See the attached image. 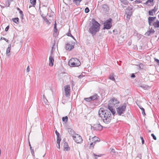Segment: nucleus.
Instances as JSON below:
<instances>
[{"mask_svg": "<svg viewBox=\"0 0 159 159\" xmlns=\"http://www.w3.org/2000/svg\"><path fill=\"white\" fill-rule=\"evenodd\" d=\"M92 25L89 28V32L93 35H95L99 31L100 25L94 19H92Z\"/></svg>", "mask_w": 159, "mask_h": 159, "instance_id": "nucleus-1", "label": "nucleus"}, {"mask_svg": "<svg viewBox=\"0 0 159 159\" xmlns=\"http://www.w3.org/2000/svg\"><path fill=\"white\" fill-rule=\"evenodd\" d=\"M119 102L115 98H112L108 102V109H115V105L119 104Z\"/></svg>", "mask_w": 159, "mask_h": 159, "instance_id": "nucleus-2", "label": "nucleus"}, {"mask_svg": "<svg viewBox=\"0 0 159 159\" xmlns=\"http://www.w3.org/2000/svg\"><path fill=\"white\" fill-rule=\"evenodd\" d=\"M69 65L70 66L75 67L80 65V62L77 58H73L70 59L68 62Z\"/></svg>", "mask_w": 159, "mask_h": 159, "instance_id": "nucleus-3", "label": "nucleus"}, {"mask_svg": "<svg viewBox=\"0 0 159 159\" xmlns=\"http://www.w3.org/2000/svg\"><path fill=\"white\" fill-rule=\"evenodd\" d=\"M98 115L102 119L104 117L111 116V112L108 110H101V111L100 110H99Z\"/></svg>", "mask_w": 159, "mask_h": 159, "instance_id": "nucleus-4", "label": "nucleus"}, {"mask_svg": "<svg viewBox=\"0 0 159 159\" xmlns=\"http://www.w3.org/2000/svg\"><path fill=\"white\" fill-rule=\"evenodd\" d=\"M111 19L110 18L107 20L104 23V26L103 29L108 30L110 29L111 26Z\"/></svg>", "mask_w": 159, "mask_h": 159, "instance_id": "nucleus-5", "label": "nucleus"}, {"mask_svg": "<svg viewBox=\"0 0 159 159\" xmlns=\"http://www.w3.org/2000/svg\"><path fill=\"white\" fill-rule=\"evenodd\" d=\"M103 126L101 125L99 123L95 124L93 126H91V129H92L96 131H101L102 130Z\"/></svg>", "mask_w": 159, "mask_h": 159, "instance_id": "nucleus-6", "label": "nucleus"}, {"mask_svg": "<svg viewBox=\"0 0 159 159\" xmlns=\"http://www.w3.org/2000/svg\"><path fill=\"white\" fill-rule=\"evenodd\" d=\"M73 139L75 142L77 143L82 142L83 139L81 136L77 134H75V136H72Z\"/></svg>", "mask_w": 159, "mask_h": 159, "instance_id": "nucleus-7", "label": "nucleus"}, {"mask_svg": "<svg viewBox=\"0 0 159 159\" xmlns=\"http://www.w3.org/2000/svg\"><path fill=\"white\" fill-rule=\"evenodd\" d=\"M61 144L63 145L64 150V151H69L70 150V148L66 141V139L65 138L62 140Z\"/></svg>", "mask_w": 159, "mask_h": 159, "instance_id": "nucleus-8", "label": "nucleus"}, {"mask_svg": "<svg viewBox=\"0 0 159 159\" xmlns=\"http://www.w3.org/2000/svg\"><path fill=\"white\" fill-rule=\"evenodd\" d=\"M75 43H69L66 44V50L71 51L74 48Z\"/></svg>", "mask_w": 159, "mask_h": 159, "instance_id": "nucleus-9", "label": "nucleus"}, {"mask_svg": "<svg viewBox=\"0 0 159 159\" xmlns=\"http://www.w3.org/2000/svg\"><path fill=\"white\" fill-rule=\"evenodd\" d=\"M65 95L66 97L70 96V87L69 85H67L65 86Z\"/></svg>", "mask_w": 159, "mask_h": 159, "instance_id": "nucleus-10", "label": "nucleus"}, {"mask_svg": "<svg viewBox=\"0 0 159 159\" xmlns=\"http://www.w3.org/2000/svg\"><path fill=\"white\" fill-rule=\"evenodd\" d=\"M111 119V116H109L103 117L102 120L105 124H108L110 122Z\"/></svg>", "mask_w": 159, "mask_h": 159, "instance_id": "nucleus-11", "label": "nucleus"}, {"mask_svg": "<svg viewBox=\"0 0 159 159\" xmlns=\"http://www.w3.org/2000/svg\"><path fill=\"white\" fill-rule=\"evenodd\" d=\"M129 106L127 103H124L119 107L116 108V109H125L126 108L129 109Z\"/></svg>", "mask_w": 159, "mask_h": 159, "instance_id": "nucleus-12", "label": "nucleus"}, {"mask_svg": "<svg viewBox=\"0 0 159 159\" xmlns=\"http://www.w3.org/2000/svg\"><path fill=\"white\" fill-rule=\"evenodd\" d=\"M52 50L51 51V52L50 54V56L49 57V66H52L53 65V63L54 62V60L53 57L52 56Z\"/></svg>", "mask_w": 159, "mask_h": 159, "instance_id": "nucleus-13", "label": "nucleus"}, {"mask_svg": "<svg viewBox=\"0 0 159 159\" xmlns=\"http://www.w3.org/2000/svg\"><path fill=\"white\" fill-rule=\"evenodd\" d=\"M155 32V30L151 28L146 33L145 35L147 36H149L151 34H154Z\"/></svg>", "mask_w": 159, "mask_h": 159, "instance_id": "nucleus-14", "label": "nucleus"}, {"mask_svg": "<svg viewBox=\"0 0 159 159\" xmlns=\"http://www.w3.org/2000/svg\"><path fill=\"white\" fill-rule=\"evenodd\" d=\"M92 140L91 142L93 143L94 144H96L97 142H99L100 141V139L98 137L94 136L92 138Z\"/></svg>", "mask_w": 159, "mask_h": 159, "instance_id": "nucleus-15", "label": "nucleus"}, {"mask_svg": "<svg viewBox=\"0 0 159 159\" xmlns=\"http://www.w3.org/2000/svg\"><path fill=\"white\" fill-rule=\"evenodd\" d=\"M117 112L116 115L120 116H123L124 115V113L125 110H116Z\"/></svg>", "mask_w": 159, "mask_h": 159, "instance_id": "nucleus-16", "label": "nucleus"}, {"mask_svg": "<svg viewBox=\"0 0 159 159\" xmlns=\"http://www.w3.org/2000/svg\"><path fill=\"white\" fill-rule=\"evenodd\" d=\"M154 28H159V20H157L155 21L154 22L152 25Z\"/></svg>", "mask_w": 159, "mask_h": 159, "instance_id": "nucleus-17", "label": "nucleus"}, {"mask_svg": "<svg viewBox=\"0 0 159 159\" xmlns=\"http://www.w3.org/2000/svg\"><path fill=\"white\" fill-rule=\"evenodd\" d=\"M102 9L104 12H107L109 10V7L107 4H103L102 6Z\"/></svg>", "mask_w": 159, "mask_h": 159, "instance_id": "nucleus-18", "label": "nucleus"}, {"mask_svg": "<svg viewBox=\"0 0 159 159\" xmlns=\"http://www.w3.org/2000/svg\"><path fill=\"white\" fill-rule=\"evenodd\" d=\"M11 44H9L8 45V47L7 48V49L6 54H7V56L8 57L10 55V51H11Z\"/></svg>", "mask_w": 159, "mask_h": 159, "instance_id": "nucleus-19", "label": "nucleus"}, {"mask_svg": "<svg viewBox=\"0 0 159 159\" xmlns=\"http://www.w3.org/2000/svg\"><path fill=\"white\" fill-rule=\"evenodd\" d=\"M154 20L153 19L152 17L149 16L148 18V24L150 25H152V22L154 21Z\"/></svg>", "mask_w": 159, "mask_h": 159, "instance_id": "nucleus-20", "label": "nucleus"}, {"mask_svg": "<svg viewBox=\"0 0 159 159\" xmlns=\"http://www.w3.org/2000/svg\"><path fill=\"white\" fill-rule=\"evenodd\" d=\"M68 131L69 134L71 135H72L73 136L74 134L75 135V134L76 133H75V131L72 129L68 128Z\"/></svg>", "mask_w": 159, "mask_h": 159, "instance_id": "nucleus-21", "label": "nucleus"}, {"mask_svg": "<svg viewBox=\"0 0 159 159\" xmlns=\"http://www.w3.org/2000/svg\"><path fill=\"white\" fill-rule=\"evenodd\" d=\"M125 13L126 15L131 16L132 14V9H127Z\"/></svg>", "mask_w": 159, "mask_h": 159, "instance_id": "nucleus-22", "label": "nucleus"}, {"mask_svg": "<svg viewBox=\"0 0 159 159\" xmlns=\"http://www.w3.org/2000/svg\"><path fill=\"white\" fill-rule=\"evenodd\" d=\"M12 21L16 24H18L19 23L18 18L16 17L12 19Z\"/></svg>", "mask_w": 159, "mask_h": 159, "instance_id": "nucleus-23", "label": "nucleus"}, {"mask_svg": "<svg viewBox=\"0 0 159 159\" xmlns=\"http://www.w3.org/2000/svg\"><path fill=\"white\" fill-rule=\"evenodd\" d=\"M114 74L113 73H111L109 76V79L112 81H115V80L114 77Z\"/></svg>", "mask_w": 159, "mask_h": 159, "instance_id": "nucleus-24", "label": "nucleus"}, {"mask_svg": "<svg viewBox=\"0 0 159 159\" xmlns=\"http://www.w3.org/2000/svg\"><path fill=\"white\" fill-rule=\"evenodd\" d=\"M120 1L122 3L125 5H128L129 3L127 0H120Z\"/></svg>", "mask_w": 159, "mask_h": 159, "instance_id": "nucleus-25", "label": "nucleus"}, {"mask_svg": "<svg viewBox=\"0 0 159 159\" xmlns=\"http://www.w3.org/2000/svg\"><path fill=\"white\" fill-rule=\"evenodd\" d=\"M13 1V0H7L6 2V4L7 6L9 7L11 3V2Z\"/></svg>", "mask_w": 159, "mask_h": 159, "instance_id": "nucleus-26", "label": "nucleus"}, {"mask_svg": "<svg viewBox=\"0 0 159 159\" xmlns=\"http://www.w3.org/2000/svg\"><path fill=\"white\" fill-rule=\"evenodd\" d=\"M68 118L67 116H65V117H62V121L63 122H66L68 121Z\"/></svg>", "mask_w": 159, "mask_h": 159, "instance_id": "nucleus-27", "label": "nucleus"}, {"mask_svg": "<svg viewBox=\"0 0 159 159\" xmlns=\"http://www.w3.org/2000/svg\"><path fill=\"white\" fill-rule=\"evenodd\" d=\"M36 0H30V2L33 6H34L36 4Z\"/></svg>", "mask_w": 159, "mask_h": 159, "instance_id": "nucleus-28", "label": "nucleus"}, {"mask_svg": "<svg viewBox=\"0 0 159 159\" xmlns=\"http://www.w3.org/2000/svg\"><path fill=\"white\" fill-rule=\"evenodd\" d=\"M92 98V100H94L95 99H96L98 97L97 94H95L94 95L91 96Z\"/></svg>", "mask_w": 159, "mask_h": 159, "instance_id": "nucleus-29", "label": "nucleus"}, {"mask_svg": "<svg viewBox=\"0 0 159 159\" xmlns=\"http://www.w3.org/2000/svg\"><path fill=\"white\" fill-rule=\"evenodd\" d=\"M43 19L44 21H45L46 24L48 25H49L50 24V23L49 21V20L46 18L43 17Z\"/></svg>", "mask_w": 159, "mask_h": 159, "instance_id": "nucleus-30", "label": "nucleus"}, {"mask_svg": "<svg viewBox=\"0 0 159 159\" xmlns=\"http://www.w3.org/2000/svg\"><path fill=\"white\" fill-rule=\"evenodd\" d=\"M91 143H90L89 146V148H92V149H93L94 148V146L95 145V144H94L92 142H91Z\"/></svg>", "mask_w": 159, "mask_h": 159, "instance_id": "nucleus-31", "label": "nucleus"}, {"mask_svg": "<svg viewBox=\"0 0 159 159\" xmlns=\"http://www.w3.org/2000/svg\"><path fill=\"white\" fill-rule=\"evenodd\" d=\"M84 100L87 102H90L92 100L91 97L88 98H85Z\"/></svg>", "mask_w": 159, "mask_h": 159, "instance_id": "nucleus-32", "label": "nucleus"}, {"mask_svg": "<svg viewBox=\"0 0 159 159\" xmlns=\"http://www.w3.org/2000/svg\"><path fill=\"white\" fill-rule=\"evenodd\" d=\"M19 13L20 14V17L22 19H23V16H24V14L23 13V11L21 10L19 11Z\"/></svg>", "mask_w": 159, "mask_h": 159, "instance_id": "nucleus-33", "label": "nucleus"}, {"mask_svg": "<svg viewBox=\"0 0 159 159\" xmlns=\"http://www.w3.org/2000/svg\"><path fill=\"white\" fill-rule=\"evenodd\" d=\"M79 0H73V2L74 3H75L77 5H80L79 2Z\"/></svg>", "mask_w": 159, "mask_h": 159, "instance_id": "nucleus-34", "label": "nucleus"}, {"mask_svg": "<svg viewBox=\"0 0 159 159\" xmlns=\"http://www.w3.org/2000/svg\"><path fill=\"white\" fill-rule=\"evenodd\" d=\"M57 31V25L56 23H55L54 25V32H55L56 33Z\"/></svg>", "mask_w": 159, "mask_h": 159, "instance_id": "nucleus-35", "label": "nucleus"}, {"mask_svg": "<svg viewBox=\"0 0 159 159\" xmlns=\"http://www.w3.org/2000/svg\"><path fill=\"white\" fill-rule=\"evenodd\" d=\"M153 12L152 10L149 11H148L149 15L150 16H153Z\"/></svg>", "mask_w": 159, "mask_h": 159, "instance_id": "nucleus-36", "label": "nucleus"}, {"mask_svg": "<svg viewBox=\"0 0 159 159\" xmlns=\"http://www.w3.org/2000/svg\"><path fill=\"white\" fill-rule=\"evenodd\" d=\"M111 113L113 115H114L116 113V110H109Z\"/></svg>", "mask_w": 159, "mask_h": 159, "instance_id": "nucleus-37", "label": "nucleus"}, {"mask_svg": "<svg viewBox=\"0 0 159 159\" xmlns=\"http://www.w3.org/2000/svg\"><path fill=\"white\" fill-rule=\"evenodd\" d=\"M84 11L85 13H88L89 12V8L88 7H86V8H85V9Z\"/></svg>", "mask_w": 159, "mask_h": 159, "instance_id": "nucleus-38", "label": "nucleus"}, {"mask_svg": "<svg viewBox=\"0 0 159 159\" xmlns=\"http://www.w3.org/2000/svg\"><path fill=\"white\" fill-rule=\"evenodd\" d=\"M2 39H3L4 40H5L8 43V42H9L8 40L7 39L5 38L4 37H2L1 38V39H0V40H1Z\"/></svg>", "mask_w": 159, "mask_h": 159, "instance_id": "nucleus-39", "label": "nucleus"}, {"mask_svg": "<svg viewBox=\"0 0 159 159\" xmlns=\"http://www.w3.org/2000/svg\"><path fill=\"white\" fill-rule=\"evenodd\" d=\"M151 136L152 137L153 139L155 140H156L157 139V137L156 136L154 135V134H151Z\"/></svg>", "mask_w": 159, "mask_h": 159, "instance_id": "nucleus-40", "label": "nucleus"}, {"mask_svg": "<svg viewBox=\"0 0 159 159\" xmlns=\"http://www.w3.org/2000/svg\"><path fill=\"white\" fill-rule=\"evenodd\" d=\"M140 138L142 141V144H144V140L143 137L141 136Z\"/></svg>", "mask_w": 159, "mask_h": 159, "instance_id": "nucleus-41", "label": "nucleus"}, {"mask_svg": "<svg viewBox=\"0 0 159 159\" xmlns=\"http://www.w3.org/2000/svg\"><path fill=\"white\" fill-rule=\"evenodd\" d=\"M103 155V154H100L97 155L94 153H93V155L94 157H101Z\"/></svg>", "mask_w": 159, "mask_h": 159, "instance_id": "nucleus-42", "label": "nucleus"}, {"mask_svg": "<svg viewBox=\"0 0 159 159\" xmlns=\"http://www.w3.org/2000/svg\"><path fill=\"white\" fill-rule=\"evenodd\" d=\"M71 33H70V29L69 30V31L68 32V33H67V35L68 36H71Z\"/></svg>", "mask_w": 159, "mask_h": 159, "instance_id": "nucleus-43", "label": "nucleus"}, {"mask_svg": "<svg viewBox=\"0 0 159 159\" xmlns=\"http://www.w3.org/2000/svg\"><path fill=\"white\" fill-rule=\"evenodd\" d=\"M154 60L157 64H159V60L156 58H154Z\"/></svg>", "mask_w": 159, "mask_h": 159, "instance_id": "nucleus-44", "label": "nucleus"}, {"mask_svg": "<svg viewBox=\"0 0 159 159\" xmlns=\"http://www.w3.org/2000/svg\"><path fill=\"white\" fill-rule=\"evenodd\" d=\"M154 0H148L146 2V4H148V3H151Z\"/></svg>", "mask_w": 159, "mask_h": 159, "instance_id": "nucleus-45", "label": "nucleus"}, {"mask_svg": "<svg viewBox=\"0 0 159 159\" xmlns=\"http://www.w3.org/2000/svg\"><path fill=\"white\" fill-rule=\"evenodd\" d=\"M31 150V154L33 156H34V149H30Z\"/></svg>", "mask_w": 159, "mask_h": 159, "instance_id": "nucleus-46", "label": "nucleus"}, {"mask_svg": "<svg viewBox=\"0 0 159 159\" xmlns=\"http://www.w3.org/2000/svg\"><path fill=\"white\" fill-rule=\"evenodd\" d=\"M9 25H8L5 28V31H8L9 29Z\"/></svg>", "mask_w": 159, "mask_h": 159, "instance_id": "nucleus-47", "label": "nucleus"}, {"mask_svg": "<svg viewBox=\"0 0 159 159\" xmlns=\"http://www.w3.org/2000/svg\"><path fill=\"white\" fill-rule=\"evenodd\" d=\"M142 114L143 116L146 115V114L145 112V110H142Z\"/></svg>", "mask_w": 159, "mask_h": 159, "instance_id": "nucleus-48", "label": "nucleus"}, {"mask_svg": "<svg viewBox=\"0 0 159 159\" xmlns=\"http://www.w3.org/2000/svg\"><path fill=\"white\" fill-rule=\"evenodd\" d=\"M61 140H57V143L58 144H60V142Z\"/></svg>", "mask_w": 159, "mask_h": 159, "instance_id": "nucleus-49", "label": "nucleus"}, {"mask_svg": "<svg viewBox=\"0 0 159 159\" xmlns=\"http://www.w3.org/2000/svg\"><path fill=\"white\" fill-rule=\"evenodd\" d=\"M30 70V69L29 67V66H28L27 68V72H29Z\"/></svg>", "mask_w": 159, "mask_h": 159, "instance_id": "nucleus-50", "label": "nucleus"}, {"mask_svg": "<svg viewBox=\"0 0 159 159\" xmlns=\"http://www.w3.org/2000/svg\"><path fill=\"white\" fill-rule=\"evenodd\" d=\"M61 140V137L60 135V136H57V140Z\"/></svg>", "mask_w": 159, "mask_h": 159, "instance_id": "nucleus-51", "label": "nucleus"}, {"mask_svg": "<svg viewBox=\"0 0 159 159\" xmlns=\"http://www.w3.org/2000/svg\"><path fill=\"white\" fill-rule=\"evenodd\" d=\"M135 77V76L134 74H132L131 76V77L132 78H134Z\"/></svg>", "mask_w": 159, "mask_h": 159, "instance_id": "nucleus-52", "label": "nucleus"}, {"mask_svg": "<svg viewBox=\"0 0 159 159\" xmlns=\"http://www.w3.org/2000/svg\"><path fill=\"white\" fill-rule=\"evenodd\" d=\"M111 152H112L114 153H115V151L114 149H113V148L111 149Z\"/></svg>", "mask_w": 159, "mask_h": 159, "instance_id": "nucleus-53", "label": "nucleus"}, {"mask_svg": "<svg viewBox=\"0 0 159 159\" xmlns=\"http://www.w3.org/2000/svg\"><path fill=\"white\" fill-rule=\"evenodd\" d=\"M127 15V16H126V17L128 18V19H129L130 18V16H131L130 15Z\"/></svg>", "mask_w": 159, "mask_h": 159, "instance_id": "nucleus-54", "label": "nucleus"}, {"mask_svg": "<svg viewBox=\"0 0 159 159\" xmlns=\"http://www.w3.org/2000/svg\"><path fill=\"white\" fill-rule=\"evenodd\" d=\"M29 145L30 146V149H32L30 141H29Z\"/></svg>", "mask_w": 159, "mask_h": 159, "instance_id": "nucleus-55", "label": "nucleus"}, {"mask_svg": "<svg viewBox=\"0 0 159 159\" xmlns=\"http://www.w3.org/2000/svg\"><path fill=\"white\" fill-rule=\"evenodd\" d=\"M140 156L141 157V159H142V156H141V154H138V155H137V157H139V159H140Z\"/></svg>", "mask_w": 159, "mask_h": 159, "instance_id": "nucleus-56", "label": "nucleus"}, {"mask_svg": "<svg viewBox=\"0 0 159 159\" xmlns=\"http://www.w3.org/2000/svg\"><path fill=\"white\" fill-rule=\"evenodd\" d=\"M78 78L80 79H81V78L83 77V76H82L81 75H80L78 76Z\"/></svg>", "mask_w": 159, "mask_h": 159, "instance_id": "nucleus-57", "label": "nucleus"}, {"mask_svg": "<svg viewBox=\"0 0 159 159\" xmlns=\"http://www.w3.org/2000/svg\"><path fill=\"white\" fill-rule=\"evenodd\" d=\"M155 7L154 8V9H152L151 10H152L154 12H155L157 10H155Z\"/></svg>", "mask_w": 159, "mask_h": 159, "instance_id": "nucleus-58", "label": "nucleus"}, {"mask_svg": "<svg viewBox=\"0 0 159 159\" xmlns=\"http://www.w3.org/2000/svg\"><path fill=\"white\" fill-rule=\"evenodd\" d=\"M143 66V64H140L139 65V67L140 68H141V66Z\"/></svg>", "mask_w": 159, "mask_h": 159, "instance_id": "nucleus-59", "label": "nucleus"}, {"mask_svg": "<svg viewBox=\"0 0 159 159\" xmlns=\"http://www.w3.org/2000/svg\"><path fill=\"white\" fill-rule=\"evenodd\" d=\"M55 133L56 134H58L59 133L57 131V130H55Z\"/></svg>", "mask_w": 159, "mask_h": 159, "instance_id": "nucleus-60", "label": "nucleus"}, {"mask_svg": "<svg viewBox=\"0 0 159 159\" xmlns=\"http://www.w3.org/2000/svg\"><path fill=\"white\" fill-rule=\"evenodd\" d=\"M42 17L43 18V17H45V15H44L43 14H42L41 15Z\"/></svg>", "mask_w": 159, "mask_h": 159, "instance_id": "nucleus-61", "label": "nucleus"}, {"mask_svg": "<svg viewBox=\"0 0 159 159\" xmlns=\"http://www.w3.org/2000/svg\"><path fill=\"white\" fill-rule=\"evenodd\" d=\"M43 99H45L46 98L45 96V95L44 94H43Z\"/></svg>", "mask_w": 159, "mask_h": 159, "instance_id": "nucleus-62", "label": "nucleus"}, {"mask_svg": "<svg viewBox=\"0 0 159 159\" xmlns=\"http://www.w3.org/2000/svg\"><path fill=\"white\" fill-rule=\"evenodd\" d=\"M152 18L154 20L156 19V17H152Z\"/></svg>", "mask_w": 159, "mask_h": 159, "instance_id": "nucleus-63", "label": "nucleus"}, {"mask_svg": "<svg viewBox=\"0 0 159 159\" xmlns=\"http://www.w3.org/2000/svg\"><path fill=\"white\" fill-rule=\"evenodd\" d=\"M57 148L59 149L60 148V144H58V146H57Z\"/></svg>", "mask_w": 159, "mask_h": 159, "instance_id": "nucleus-64", "label": "nucleus"}]
</instances>
